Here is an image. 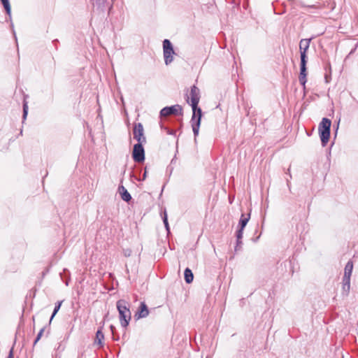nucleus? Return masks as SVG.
<instances>
[{
  "label": "nucleus",
  "mask_w": 358,
  "mask_h": 358,
  "mask_svg": "<svg viewBox=\"0 0 358 358\" xmlns=\"http://www.w3.org/2000/svg\"><path fill=\"white\" fill-rule=\"evenodd\" d=\"M184 278L186 283L189 284L193 281L194 275L189 268H186L184 271Z\"/></svg>",
  "instance_id": "13"
},
{
  "label": "nucleus",
  "mask_w": 358,
  "mask_h": 358,
  "mask_svg": "<svg viewBox=\"0 0 358 358\" xmlns=\"http://www.w3.org/2000/svg\"><path fill=\"white\" fill-rule=\"evenodd\" d=\"M189 96L187 95V103H189Z\"/></svg>",
  "instance_id": "36"
},
{
  "label": "nucleus",
  "mask_w": 358,
  "mask_h": 358,
  "mask_svg": "<svg viewBox=\"0 0 358 358\" xmlns=\"http://www.w3.org/2000/svg\"><path fill=\"white\" fill-rule=\"evenodd\" d=\"M69 272L66 268L64 269L63 273H60L61 278L65 282L66 285H69Z\"/></svg>",
  "instance_id": "18"
},
{
  "label": "nucleus",
  "mask_w": 358,
  "mask_h": 358,
  "mask_svg": "<svg viewBox=\"0 0 358 358\" xmlns=\"http://www.w3.org/2000/svg\"><path fill=\"white\" fill-rule=\"evenodd\" d=\"M1 3H2L3 8H5L6 13L8 15H10L11 8H10L9 0H1Z\"/></svg>",
  "instance_id": "20"
},
{
  "label": "nucleus",
  "mask_w": 358,
  "mask_h": 358,
  "mask_svg": "<svg viewBox=\"0 0 358 358\" xmlns=\"http://www.w3.org/2000/svg\"><path fill=\"white\" fill-rule=\"evenodd\" d=\"M202 114H192L191 124L194 136L199 134Z\"/></svg>",
  "instance_id": "9"
},
{
  "label": "nucleus",
  "mask_w": 358,
  "mask_h": 358,
  "mask_svg": "<svg viewBox=\"0 0 358 358\" xmlns=\"http://www.w3.org/2000/svg\"><path fill=\"white\" fill-rule=\"evenodd\" d=\"M243 229H238L236 231V245L235 246V251H238V243H241V239L243 238Z\"/></svg>",
  "instance_id": "15"
},
{
  "label": "nucleus",
  "mask_w": 358,
  "mask_h": 358,
  "mask_svg": "<svg viewBox=\"0 0 358 358\" xmlns=\"http://www.w3.org/2000/svg\"><path fill=\"white\" fill-rule=\"evenodd\" d=\"M312 38H305L301 39L299 43V50H300V73L299 77V80L300 84L305 87L306 83L307 82L306 76H307V50L309 48L310 43Z\"/></svg>",
  "instance_id": "1"
},
{
  "label": "nucleus",
  "mask_w": 358,
  "mask_h": 358,
  "mask_svg": "<svg viewBox=\"0 0 358 358\" xmlns=\"http://www.w3.org/2000/svg\"><path fill=\"white\" fill-rule=\"evenodd\" d=\"M356 48H355L354 49H352L350 52L349 53V55H352L354 53L355 50Z\"/></svg>",
  "instance_id": "30"
},
{
  "label": "nucleus",
  "mask_w": 358,
  "mask_h": 358,
  "mask_svg": "<svg viewBox=\"0 0 358 358\" xmlns=\"http://www.w3.org/2000/svg\"><path fill=\"white\" fill-rule=\"evenodd\" d=\"M352 269H353V262L351 260H350L348 262V263L346 264V265L345 266L343 278H350V279Z\"/></svg>",
  "instance_id": "12"
},
{
  "label": "nucleus",
  "mask_w": 358,
  "mask_h": 358,
  "mask_svg": "<svg viewBox=\"0 0 358 358\" xmlns=\"http://www.w3.org/2000/svg\"><path fill=\"white\" fill-rule=\"evenodd\" d=\"M169 134H171V135H173L175 134V131H170L168 132Z\"/></svg>",
  "instance_id": "32"
},
{
  "label": "nucleus",
  "mask_w": 358,
  "mask_h": 358,
  "mask_svg": "<svg viewBox=\"0 0 358 358\" xmlns=\"http://www.w3.org/2000/svg\"><path fill=\"white\" fill-rule=\"evenodd\" d=\"M161 117H166L168 115H182V108L181 106L176 104L171 106H166L163 108L159 113Z\"/></svg>",
  "instance_id": "6"
},
{
  "label": "nucleus",
  "mask_w": 358,
  "mask_h": 358,
  "mask_svg": "<svg viewBox=\"0 0 358 358\" xmlns=\"http://www.w3.org/2000/svg\"><path fill=\"white\" fill-rule=\"evenodd\" d=\"M125 255L126 256H130V252H125Z\"/></svg>",
  "instance_id": "35"
},
{
  "label": "nucleus",
  "mask_w": 358,
  "mask_h": 358,
  "mask_svg": "<svg viewBox=\"0 0 358 358\" xmlns=\"http://www.w3.org/2000/svg\"><path fill=\"white\" fill-rule=\"evenodd\" d=\"M149 315V310L148 306L144 301L141 302L140 306L135 314L136 319L146 317Z\"/></svg>",
  "instance_id": "10"
},
{
  "label": "nucleus",
  "mask_w": 358,
  "mask_h": 358,
  "mask_svg": "<svg viewBox=\"0 0 358 358\" xmlns=\"http://www.w3.org/2000/svg\"><path fill=\"white\" fill-rule=\"evenodd\" d=\"M22 107H23L22 122H24V121L26 120V118L27 117V114H28V103L25 100L23 101Z\"/></svg>",
  "instance_id": "22"
},
{
  "label": "nucleus",
  "mask_w": 358,
  "mask_h": 358,
  "mask_svg": "<svg viewBox=\"0 0 358 358\" xmlns=\"http://www.w3.org/2000/svg\"><path fill=\"white\" fill-rule=\"evenodd\" d=\"M106 0H93L94 6H96L99 9H103Z\"/></svg>",
  "instance_id": "21"
},
{
  "label": "nucleus",
  "mask_w": 358,
  "mask_h": 358,
  "mask_svg": "<svg viewBox=\"0 0 358 358\" xmlns=\"http://www.w3.org/2000/svg\"><path fill=\"white\" fill-rule=\"evenodd\" d=\"M350 288V279L343 278V289L345 292H348Z\"/></svg>",
  "instance_id": "19"
},
{
  "label": "nucleus",
  "mask_w": 358,
  "mask_h": 358,
  "mask_svg": "<svg viewBox=\"0 0 358 358\" xmlns=\"http://www.w3.org/2000/svg\"><path fill=\"white\" fill-rule=\"evenodd\" d=\"M143 143H136L134 145L132 158L135 162L141 163L145 161V150Z\"/></svg>",
  "instance_id": "7"
},
{
  "label": "nucleus",
  "mask_w": 358,
  "mask_h": 358,
  "mask_svg": "<svg viewBox=\"0 0 358 358\" xmlns=\"http://www.w3.org/2000/svg\"><path fill=\"white\" fill-rule=\"evenodd\" d=\"M103 338H104V335H103V332L101 331V330H98L96 334L95 343H96L100 346H102L103 345L102 340H103Z\"/></svg>",
  "instance_id": "16"
},
{
  "label": "nucleus",
  "mask_w": 358,
  "mask_h": 358,
  "mask_svg": "<svg viewBox=\"0 0 358 358\" xmlns=\"http://www.w3.org/2000/svg\"><path fill=\"white\" fill-rule=\"evenodd\" d=\"M326 82L329 83V77L327 75L325 76Z\"/></svg>",
  "instance_id": "31"
},
{
  "label": "nucleus",
  "mask_w": 358,
  "mask_h": 358,
  "mask_svg": "<svg viewBox=\"0 0 358 358\" xmlns=\"http://www.w3.org/2000/svg\"><path fill=\"white\" fill-rule=\"evenodd\" d=\"M13 35H14V37H15V40H17L16 34H15V31L13 29Z\"/></svg>",
  "instance_id": "33"
},
{
  "label": "nucleus",
  "mask_w": 358,
  "mask_h": 358,
  "mask_svg": "<svg viewBox=\"0 0 358 358\" xmlns=\"http://www.w3.org/2000/svg\"><path fill=\"white\" fill-rule=\"evenodd\" d=\"M118 192L121 196V199L123 201L129 202L131 200L132 198L131 194L123 185H120L118 187Z\"/></svg>",
  "instance_id": "11"
},
{
  "label": "nucleus",
  "mask_w": 358,
  "mask_h": 358,
  "mask_svg": "<svg viewBox=\"0 0 358 358\" xmlns=\"http://www.w3.org/2000/svg\"><path fill=\"white\" fill-rule=\"evenodd\" d=\"M250 217V214L249 213L247 217H245L244 214L241 215V217L240 218L239 222H238V227L240 229H244L245 226L247 225L249 220Z\"/></svg>",
  "instance_id": "14"
},
{
  "label": "nucleus",
  "mask_w": 358,
  "mask_h": 358,
  "mask_svg": "<svg viewBox=\"0 0 358 358\" xmlns=\"http://www.w3.org/2000/svg\"><path fill=\"white\" fill-rule=\"evenodd\" d=\"M53 358H57V356L55 357H53Z\"/></svg>",
  "instance_id": "37"
},
{
  "label": "nucleus",
  "mask_w": 358,
  "mask_h": 358,
  "mask_svg": "<svg viewBox=\"0 0 358 358\" xmlns=\"http://www.w3.org/2000/svg\"><path fill=\"white\" fill-rule=\"evenodd\" d=\"M242 245V242L241 243H238V251H239L241 249V246Z\"/></svg>",
  "instance_id": "29"
},
{
  "label": "nucleus",
  "mask_w": 358,
  "mask_h": 358,
  "mask_svg": "<svg viewBox=\"0 0 358 358\" xmlns=\"http://www.w3.org/2000/svg\"><path fill=\"white\" fill-rule=\"evenodd\" d=\"M162 220H163V222H164V227H165L166 231L168 232H169L170 228H169V222H168V216H167L166 211H164V215L162 217Z\"/></svg>",
  "instance_id": "23"
},
{
  "label": "nucleus",
  "mask_w": 358,
  "mask_h": 358,
  "mask_svg": "<svg viewBox=\"0 0 358 358\" xmlns=\"http://www.w3.org/2000/svg\"><path fill=\"white\" fill-rule=\"evenodd\" d=\"M44 331V328H42L40 331L38 332V335L36 336L35 340H34V345H35L38 341L39 340L41 339L42 335H43V333Z\"/></svg>",
  "instance_id": "24"
},
{
  "label": "nucleus",
  "mask_w": 358,
  "mask_h": 358,
  "mask_svg": "<svg viewBox=\"0 0 358 358\" xmlns=\"http://www.w3.org/2000/svg\"><path fill=\"white\" fill-rule=\"evenodd\" d=\"M299 5L303 8H315V5L306 6L303 2H300Z\"/></svg>",
  "instance_id": "27"
},
{
  "label": "nucleus",
  "mask_w": 358,
  "mask_h": 358,
  "mask_svg": "<svg viewBox=\"0 0 358 358\" xmlns=\"http://www.w3.org/2000/svg\"><path fill=\"white\" fill-rule=\"evenodd\" d=\"M62 301H57L55 303V308L53 310V312H52V315H51L50 319V322H49L50 323H51L52 319L54 318V317L56 315V314L59 310V309L61 308V306H62Z\"/></svg>",
  "instance_id": "17"
},
{
  "label": "nucleus",
  "mask_w": 358,
  "mask_h": 358,
  "mask_svg": "<svg viewBox=\"0 0 358 358\" xmlns=\"http://www.w3.org/2000/svg\"><path fill=\"white\" fill-rule=\"evenodd\" d=\"M163 53L166 65L171 64L173 60V55L175 54L173 45L169 39L163 41Z\"/></svg>",
  "instance_id": "5"
},
{
  "label": "nucleus",
  "mask_w": 358,
  "mask_h": 358,
  "mask_svg": "<svg viewBox=\"0 0 358 358\" xmlns=\"http://www.w3.org/2000/svg\"><path fill=\"white\" fill-rule=\"evenodd\" d=\"M331 121L327 117H323L318 126V132L321 143L323 147L326 146L329 141L331 134Z\"/></svg>",
  "instance_id": "3"
},
{
  "label": "nucleus",
  "mask_w": 358,
  "mask_h": 358,
  "mask_svg": "<svg viewBox=\"0 0 358 358\" xmlns=\"http://www.w3.org/2000/svg\"><path fill=\"white\" fill-rule=\"evenodd\" d=\"M110 330H111V332H112V334H113V339L115 340V341H118L119 340V336H115V327L113 325H110Z\"/></svg>",
  "instance_id": "25"
},
{
  "label": "nucleus",
  "mask_w": 358,
  "mask_h": 358,
  "mask_svg": "<svg viewBox=\"0 0 358 358\" xmlns=\"http://www.w3.org/2000/svg\"><path fill=\"white\" fill-rule=\"evenodd\" d=\"M116 306L119 312L120 324L122 327H127L131 318L129 304L126 301L120 299L117 301Z\"/></svg>",
  "instance_id": "2"
},
{
  "label": "nucleus",
  "mask_w": 358,
  "mask_h": 358,
  "mask_svg": "<svg viewBox=\"0 0 358 358\" xmlns=\"http://www.w3.org/2000/svg\"><path fill=\"white\" fill-rule=\"evenodd\" d=\"M134 138L138 141L137 143H145L146 138L143 134V127L141 123H138L134 126Z\"/></svg>",
  "instance_id": "8"
},
{
  "label": "nucleus",
  "mask_w": 358,
  "mask_h": 358,
  "mask_svg": "<svg viewBox=\"0 0 358 358\" xmlns=\"http://www.w3.org/2000/svg\"><path fill=\"white\" fill-rule=\"evenodd\" d=\"M189 96L191 99L190 106H192V114H202L201 108L198 106L200 99V92L199 88L196 85L191 87Z\"/></svg>",
  "instance_id": "4"
},
{
  "label": "nucleus",
  "mask_w": 358,
  "mask_h": 358,
  "mask_svg": "<svg viewBox=\"0 0 358 358\" xmlns=\"http://www.w3.org/2000/svg\"><path fill=\"white\" fill-rule=\"evenodd\" d=\"M125 255L126 256H130V252H125Z\"/></svg>",
  "instance_id": "34"
},
{
  "label": "nucleus",
  "mask_w": 358,
  "mask_h": 358,
  "mask_svg": "<svg viewBox=\"0 0 358 358\" xmlns=\"http://www.w3.org/2000/svg\"><path fill=\"white\" fill-rule=\"evenodd\" d=\"M146 178H147V171H146V169H145V171H144V173H143V174L142 178H136V179L137 180L141 181V180H145L146 179Z\"/></svg>",
  "instance_id": "26"
},
{
  "label": "nucleus",
  "mask_w": 358,
  "mask_h": 358,
  "mask_svg": "<svg viewBox=\"0 0 358 358\" xmlns=\"http://www.w3.org/2000/svg\"><path fill=\"white\" fill-rule=\"evenodd\" d=\"M7 358H14L13 348L10 350Z\"/></svg>",
  "instance_id": "28"
}]
</instances>
